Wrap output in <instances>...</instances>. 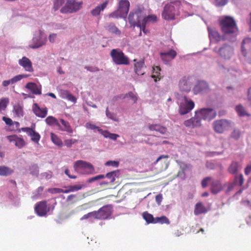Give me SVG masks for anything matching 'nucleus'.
Returning <instances> with one entry per match:
<instances>
[{
	"label": "nucleus",
	"mask_w": 251,
	"mask_h": 251,
	"mask_svg": "<svg viewBox=\"0 0 251 251\" xmlns=\"http://www.w3.org/2000/svg\"><path fill=\"white\" fill-rule=\"evenodd\" d=\"M220 26L224 33L223 40L234 42L236 40L235 33L237 31L235 20L230 17H226L220 21Z\"/></svg>",
	"instance_id": "nucleus-1"
},
{
	"label": "nucleus",
	"mask_w": 251,
	"mask_h": 251,
	"mask_svg": "<svg viewBox=\"0 0 251 251\" xmlns=\"http://www.w3.org/2000/svg\"><path fill=\"white\" fill-rule=\"evenodd\" d=\"M204 119V108H201L195 112V115L190 119L184 122V125L187 127L194 128L201 126L202 121Z\"/></svg>",
	"instance_id": "nucleus-2"
},
{
	"label": "nucleus",
	"mask_w": 251,
	"mask_h": 251,
	"mask_svg": "<svg viewBox=\"0 0 251 251\" xmlns=\"http://www.w3.org/2000/svg\"><path fill=\"white\" fill-rule=\"evenodd\" d=\"M110 56L113 62L116 65H127L129 64L128 57L119 49H112L110 51Z\"/></svg>",
	"instance_id": "nucleus-3"
},
{
	"label": "nucleus",
	"mask_w": 251,
	"mask_h": 251,
	"mask_svg": "<svg viewBox=\"0 0 251 251\" xmlns=\"http://www.w3.org/2000/svg\"><path fill=\"white\" fill-rule=\"evenodd\" d=\"M75 171L80 174H91L94 172L93 165L85 161L77 160L74 165Z\"/></svg>",
	"instance_id": "nucleus-4"
},
{
	"label": "nucleus",
	"mask_w": 251,
	"mask_h": 251,
	"mask_svg": "<svg viewBox=\"0 0 251 251\" xmlns=\"http://www.w3.org/2000/svg\"><path fill=\"white\" fill-rule=\"evenodd\" d=\"M129 2L127 0H121L117 10L111 13L109 16L112 18L125 17L129 11Z\"/></svg>",
	"instance_id": "nucleus-5"
},
{
	"label": "nucleus",
	"mask_w": 251,
	"mask_h": 251,
	"mask_svg": "<svg viewBox=\"0 0 251 251\" xmlns=\"http://www.w3.org/2000/svg\"><path fill=\"white\" fill-rule=\"evenodd\" d=\"M113 207L110 204L105 205L98 211H94L95 219L106 220L110 217L113 213Z\"/></svg>",
	"instance_id": "nucleus-6"
},
{
	"label": "nucleus",
	"mask_w": 251,
	"mask_h": 251,
	"mask_svg": "<svg viewBox=\"0 0 251 251\" xmlns=\"http://www.w3.org/2000/svg\"><path fill=\"white\" fill-rule=\"evenodd\" d=\"M82 2H77L75 0H68L61 9L62 13H73L79 10L82 7Z\"/></svg>",
	"instance_id": "nucleus-7"
},
{
	"label": "nucleus",
	"mask_w": 251,
	"mask_h": 251,
	"mask_svg": "<svg viewBox=\"0 0 251 251\" xmlns=\"http://www.w3.org/2000/svg\"><path fill=\"white\" fill-rule=\"evenodd\" d=\"M233 126V123L230 120L221 119L217 120L213 123V128L215 131L218 133H222L228 130Z\"/></svg>",
	"instance_id": "nucleus-8"
},
{
	"label": "nucleus",
	"mask_w": 251,
	"mask_h": 251,
	"mask_svg": "<svg viewBox=\"0 0 251 251\" xmlns=\"http://www.w3.org/2000/svg\"><path fill=\"white\" fill-rule=\"evenodd\" d=\"M194 102L187 96H184L183 101L179 105L178 112L181 115L186 114L190 112L194 108Z\"/></svg>",
	"instance_id": "nucleus-9"
},
{
	"label": "nucleus",
	"mask_w": 251,
	"mask_h": 251,
	"mask_svg": "<svg viewBox=\"0 0 251 251\" xmlns=\"http://www.w3.org/2000/svg\"><path fill=\"white\" fill-rule=\"evenodd\" d=\"M208 185L210 186L211 192L213 194H217L222 190L220 182L211 177H205V187Z\"/></svg>",
	"instance_id": "nucleus-10"
},
{
	"label": "nucleus",
	"mask_w": 251,
	"mask_h": 251,
	"mask_svg": "<svg viewBox=\"0 0 251 251\" xmlns=\"http://www.w3.org/2000/svg\"><path fill=\"white\" fill-rule=\"evenodd\" d=\"M251 44V38H246L242 41L241 47L242 55L250 64H251V49H250Z\"/></svg>",
	"instance_id": "nucleus-11"
},
{
	"label": "nucleus",
	"mask_w": 251,
	"mask_h": 251,
	"mask_svg": "<svg viewBox=\"0 0 251 251\" xmlns=\"http://www.w3.org/2000/svg\"><path fill=\"white\" fill-rule=\"evenodd\" d=\"M193 83V78L190 76H184L179 81L178 87L181 92H189Z\"/></svg>",
	"instance_id": "nucleus-12"
},
{
	"label": "nucleus",
	"mask_w": 251,
	"mask_h": 251,
	"mask_svg": "<svg viewBox=\"0 0 251 251\" xmlns=\"http://www.w3.org/2000/svg\"><path fill=\"white\" fill-rule=\"evenodd\" d=\"M35 125L31 126V127H22L18 129V132L24 131L30 137L31 140L35 143H38L41 136L40 134L35 130Z\"/></svg>",
	"instance_id": "nucleus-13"
},
{
	"label": "nucleus",
	"mask_w": 251,
	"mask_h": 251,
	"mask_svg": "<svg viewBox=\"0 0 251 251\" xmlns=\"http://www.w3.org/2000/svg\"><path fill=\"white\" fill-rule=\"evenodd\" d=\"M175 8L171 4H166L162 13V17L167 20H174L175 17Z\"/></svg>",
	"instance_id": "nucleus-14"
},
{
	"label": "nucleus",
	"mask_w": 251,
	"mask_h": 251,
	"mask_svg": "<svg viewBox=\"0 0 251 251\" xmlns=\"http://www.w3.org/2000/svg\"><path fill=\"white\" fill-rule=\"evenodd\" d=\"M218 53L225 59H229L233 54V48L228 44H224L219 48Z\"/></svg>",
	"instance_id": "nucleus-15"
},
{
	"label": "nucleus",
	"mask_w": 251,
	"mask_h": 251,
	"mask_svg": "<svg viewBox=\"0 0 251 251\" xmlns=\"http://www.w3.org/2000/svg\"><path fill=\"white\" fill-rule=\"evenodd\" d=\"M35 212L39 216H46L50 210V207L48 206L45 201L37 202L34 208Z\"/></svg>",
	"instance_id": "nucleus-16"
},
{
	"label": "nucleus",
	"mask_w": 251,
	"mask_h": 251,
	"mask_svg": "<svg viewBox=\"0 0 251 251\" xmlns=\"http://www.w3.org/2000/svg\"><path fill=\"white\" fill-rule=\"evenodd\" d=\"M18 63L25 71L30 73L33 72L34 70L32 62L27 57L25 56L23 57L18 60Z\"/></svg>",
	"instance_id": "nucleus-17"
},
{
	"label": "nucleus",
	"mask_w": 251,
	"mask_h": 251,
	"mask_svg": "<svg viewBox=\"0 0 251 251\" xmlns=\"http://www.w3.org/2000/svg\"><path fill=\"white\" fill-rule=\"evenodd\" d=\"M140 17L141 18L138 20L139 21L137 25V26L140 28L146 27L148 22L155 21L156 20V16L155 15H149L147 17H145L142 11H141Z\"/></svg>",
	"instance_id": "nucleus-18"
},
{
	"label": "nucleus",
	"mask_w": 251,
	"mask_h": 251,
	"mask_svg": "<svg viewBox=\"0 0 251 251\" xmlns=\"http://www.w3.org/2000/svg\"><path fill=\"white\" fill-rule=\"evenodd\" d=\"M141 10L138 9L134 13H130L128 17V20L130 24L133 26H137L139 19L141 18Z\"/></svg>",
	"instance_id": "nucleus-19"
},
{
	"label": "nucleus",
	"mask_w": 251,
	"mask_h": 251,
	"mask_svg": "<svg viewBox=\"0 0 251 251\" xmlns=\"http://www.w3.org/2000/svg\"><path fill=\"white\" fill-rule=\"evenodd\" d=\"M148 127L151 131H154L162 135H165L168 132L167 127L159 124H149Z\"/></svg>",
	"instance_id": "nucleus-20"
},
{
	"label": "nucleus",
	"mask_w": 251,
	"mask_h": 251,
	"mask_svg": "<svg viewBox=\"0 0 251 251\" xmlns=\"http://www.w3.org/2000/svg\"><path fill=\"white\" fill-rule=\"evenodd\" d=\"M6 138L10 142H13L15 145L19 149L23 148L25 145L24 140L16 135L7 136Z\"/></svg>",
	"instance_id": "nucleus-21"
},
{
	"label": "nucleus",
	"mask_w": 251,
	"mask_h": 251,
	"mask_svg": "<svg viewBox=\"0 0 251 251\" xmlns=\"http://www.w3.org/2000/svg\"><path fill=\"white\" fill-rule=\"evenodd\" d=\"M32 41L33 44L29 45V48L31 49H37L45 45L47 41V39L46 38H42L41 37V35L40 34L37 37L33 38Z\"/></svg>",
	"instance_id": "nucleus-22"
},
{
	"label": "nucleus",
	"mask_w": 251,
	"mask_h": 251,
	"mask_svg": "<svg viewBox=\"0 0 251 251\" xmlns=\"http://www.w3.org/2000/svg\"><path fill=\"white\" fill-rule=\"evenodd\" d=\"M32 110L36 116L42 118H45L47 115V108L46 107L41 108L37 103L33 104Z\"/></svg>",
	"instance_id": "nucleus-23"
},
{
	"label": "nucleus",
	"mask_w": 251,
	"mask_h": 251,
	"mask_svg": "<svg viewBox=\"0 0 251 251\" xmlns=\"http://www.w3.org/2000/svg\"><path fill=\"white\" fill-rule=\"evenodd\" d=\"M160 55L161 59L165 63H167L175 58L176 55V52L174 50H171L167 52H161Z\"/></svg>",
	"instance_id": "nucleus-24"
},
{
	"label": "nucleus",
	"mask_w": 251,
	"mask_h": 251,
	"mask_svg": "<svg viewBox=\"0 0 251 251\" xmlns=\"http://www.w3.org/2000/svg\"><path fill=\"white\" fill-rule=\"evenodd\" d=\"M109 3V1L108 0H105L102 3L98 5L95 8L93 9L91 11V14L93 16H99L101 13V12L103 11L105 8L107 7L108 4Z\"/></svg>",
	"instance_id": "nucleus-25"
},
{
	"label": "nucleus",
	"mask_w": 251,
	"mask_h": 251,
	"mask_svg": "<svg viewBox=\"0 0 251 251\" xmlns=\"http://www.w3.org/2000/svg\"><path fill=\"white\" fill-rule=\"evenodd\" d=\"M209 38L211 41L218 42L223 39L218 32L215 29L208 27Z\"/></svg>",
	"instance_id": "nucleus-26"
},
{
	"label": "nucleus",
	"mask_w": 251,
	"mask_h": 251,
	"mask_svg": "<svg viewBox=\"0 0 251 251\" xmlns=\"http://www.w3.org/2000/svg\"><path fill=\"white\" fill-rule=\"evenodd\" d=\"M25 88L30 90L33 94H41V86H38L36 83L28 82L25 85Z\"/></svg>",
	"instance_id": "nucleus-27"
},
{
	"label": "nucleus",
	"mask_w": 251,
	"mask_h": 251,
	"mask_svg": "<svg viewBox=\"0 0 251 251\" xmlns=\"http://www.w3.org/2000/svg\"><path fill=\"white\" fill-rule=\"evenodd\" d=\"M144 67V62L142 61L137 62L134 64V71L135 73L139 75H143L145 71L143 70Z\"/></svg>",
	"instance_id": "nucleus-28"
},
{
	"label": "nucleus",
	"mask_w": 251,
	"mask_h": 251,
	"mask_svg": "<svg viewBox=\"0 0 251 251\" xmlns=\"http://www.w3.org/2000/svg\"><path fill=\"white\" fill-rule=\"evenodd\" d=\"M216 116V112L213 108H205V120L211 121Z\"/></svg>",
	"instance_id": "nucleus-29"
},
{
	"label": "nucleus",
	"mask_w": 251,
	"mask_h": 251,
	"mask_svg": "<svg viewBox=\"0 0 251 251\" xmlns=\"http://www.w3.org/2000/svg\"><path fill=\"white\" fill-rule=\"evenodd\" d=\"M126 97H129L131 100L133 101L134 103L136 102L137 100V96L134 94V93L132 92H129L127 94H126L125 95H121L120 96H117L114 98V99L115 100H118V99H125Z\"/></svg>",
	"instance_id": "nucleus-30"
},
{
	"label": "nucleus",
	"mask_w": 251,
	"mask_h": 251,
	"mask_svg": "<svg viewBox=\"0 0 251 251\" xmlns=\"http://www.w3.org/2000/svg\"><path fill=\"white\" fill-rule=\"evenodd\" d=\"M60 121L63 126V128H61V126L59 127V128L62 131H66L69 133H73V130L71 126H70V124L68 122L62 119H60Z\"/></svg>",
	"instance_id": "nucleus-31"
},
{
	"label": "nucleus",
	"mask_w": 251,
	"mask_h": 251,
	"mask_svg": "<svg viewBox=\"0 0 251 251\" xmlns=\"http://www.w3.org/2000/svg\"><path fill=\"white\" fill-rule=\"evenodd\" d=\"M13 112L16 116L20 117L24 115L23 107L19 104L13 106Z\"/></svg>",
	"instance_id": "nucleus-32"
},
{
	"label": "nucleus",
	"mask_w": 251,
	"mask_h": 251,
	"mask_svg": "<svg viewBox=\"0 0 251 251\" xmlns=\"http://www.w3.org/2000/svg\"><path fill=\"white\" fill-rule=\"evenodd\" d=\"M161 69L158 66H156L153 68V72L151 75V77L154 79L155 82L157 81V79L160 80L161 78V75L160 74Z\"/></svg>",
	"instance_id": "nucleus-33"
},
{
	"label": "nucleus",
	"mask_w": 251,
	"mask_h": 251,
	"mask_svg": "<svg viewBox=\"0 0 251 251\" xmlns=\"http://www.w3.org/2000/svg\"><path fill=\"white\" fill-rule=\"evenodd\" d=\"M100 133L106 138H109L113 140H116L119 135L115 133H111L106 130H100Z\"/></svg>",
	"instance_id": "nucleus-34"
},
{
	"label": "nucleus",
	"mask_w": 251,
	"mask_h": 251,
	"mask_svg": "<svg viewBox=\"0 0 251 251\" xmlns=\"http://www.w3.org/2000/svg\"><path fill=\"white\" fill-rule=\"evenodd\" d=\"M106 29L113 34L118 35L121 34V31L113 23L109 24L106 27Z\"/></svg>",
	"instance_id": "nucleus-35"
},
{
	"label": "nucleus",
	"mask_w": 251,
	"mask_h": 251,
	"mask_svg": "<svg viewBox=\"0 0 251 251\" xmlns=\"http://www.w3.org/2000/svg\"><path fill=\"white\" fill-rule=\"evenodd\" d=\"M45 121L46 123L50 126L55 125L59 127H60V125L59 124L58 120L53 116H50L48 117L46 119Z\"/></svg>",
	"instance_id": "nucleus-36"
},
{
	"label": "nucleus",
	"mask_w": 251,
	"mask_h": 251,
	"mask_svg": "<svg viewBox=\"0 0 251 251\" xmlns=\"http://www.w3.org/2000/svg\"><path fill=\"white\" fill-rule=\"evenodd\" d=\"M13 172V170L8 167L0 166V176H7L10 175Z\"/></svg>",
	"instance_id": "nucleus-37"
},
{
	"label": "nucleus",
	"mask_w": 251,
	"mask_h": 251,
	"mask_svg": "<svg viewBox=\"0 0 251 251\" xmlns=\"http://www.w3.org/2000/svg\"><path fill=\"white\" fill-rule=\"evenodd\" d=\"M235 109L238 115L240 117H244L245 116H249L250 115L246 112L245 108L241 104L237 105Z\"/></svg>",
	"instance_id": "nucleus-38"
},
{
	"label": "nucleus",
	"mask_w": 251,
	"mask_h": 251,
	"mask_svg": "<svg viewBox=\"0 0 251 251\" xmlns=\"http://www.w3.org/2000/svg\"><path fill=\"white\" fill-rule=\"evenodd\" d=\"M204 87V82L203 81H199L195 85L193 88V92L195 94H197L201 92Z\"/></svg>",
	"instance_id": "nucleus-39"
},
{
	"label": "nucleus",
	"mask_w": 251,
	"mask_h": 251,
	"mask_svg": "<svg viewBox=\"0 0 251 251\" xmlns=\"http://www.w3.org/2000/svg\"><path fill=\"white\" fill-rule=\"evenodd\" d=\"M239 165L238 162L233 161L228 167V172L231 174H235L238 171Z\"/></svg>",
	"instance_id": "nucleus-40"
},
{
	"label": "nucleus",
	"mask_w": 251,
	"mask_h": 251,
	"mask_svg": "<svg viewBox=\"0 0 251 251\" xmlns=\"http://www.w3.org/2000/svg\"><path fill=\"white\" fill-rule=\"evenodd\" d=\"M119 174V171H112L106 174L105 177L110 179V184H112L115 180V177Z\"/></svg>",
	"instance_id": "nucleus-41"
},
{
	"label": "nucleus",
	"mask_w": 251,
	"mask_h": 251,
	"mask_svg": "<svg viewBox=\"0 0 251 251\" xmlns=\"http://www.w3.org/2000/svg\"><path fill=\"white\" fill-rule=\"evenodd\" d=\"M143 217L148 224L154 223L155 218H153L152 215L149 213L148 212H143Z\"/></svg>",
	"instance_id": "nucleus-42"
},
{
	"label": "nucleus",
	"mask_w": 251,
	"mask_h": 251,
	"mask_svg": "<svg viewBox=\"0 0 251 251\" xmlns=\"http://www.w3.org/2000/svg\"><path fill=\"white\" fill-rule=\"evenodd\" d=\"M241 131L238 129H234L230 135V137L235 141H237L240 137Z\"/></svg>",
	"instance_id": "nucleus-43"
},
{
	"label": "nucleus",
	"mask_w": 251,
	"mask_h": 251,
	"mask_svg": "<svg viewBox=\"0 0 251 251\" xmlns=\"http://www.w3.org/2000/svg\"><path fill=\"white\" fill-rule=\"evenodd\" d=\"M50 136L51 141L54 144L60 147L62 146V142L61 140L56 135L53 133H51Z\"/></svg>",
	"instance_id": "nucleus-44"
},
{
	"label": "nucleus",
	"mask_w": 251,
	"mask_h": 251,
	"mask_svg": "<svg viewBox=\"0 0 251 251\" xmlns=\"http://www.w3.org/2000/svg\"><path fill=\"white\" fill-rule=\"evenodd\" d=\"M161 223L163 224H169L170 222L169 219L165 216H162L160 217H156L155 218L154 223Z\"/></svg>",
	"instance_id": "nucleus-45"
},
{
	"label": "nucleus",
	"mask_w": 251,
	"mask_h": 251,
	"mask_svg": "<svg viewBox=\"0 0 251 251\" xmlns=\"http://www.w3.org/2000/svg\"><path fill=\"white\" fill-rule=\"evenodd\" d=\"M67 0H54L53 8L54 11L57 10L61 6H62L65 2L66 3Z\"/></svg>",
	"instance_id": "nucleus-46"
},
{
	"label": "nucleus",
	"mask_w": 251,
	"mask_h": 251,
	"mask_svg": "<svg viewBox=\"0 0 251 251\" xmlns=\"http://www.w3.org/2000/svg\"><path fill=\"white\" fill-rule=\"evenodd\" d=\"M204 212V207L201 203H198L195 206L194 213L195 215L201 214Z\"/></svg>",
	"instance_id": "nucleus-47"
},
{
	"label": "nucleus",
	"mask_w": 251,
	"mask_h": 251,
	"mask_svg": "<svg viewBox=\"0 0 251 251\" xmlns=\"http://www.w3.org/2000/svg\"><path fill=\"white\" fill-rule=\"evenodd\" d=\"M30 174L33 176H37L39 174V168L37 164L32 165L29 167Z\"/></svg>",
	"instance_id": "nucleus-48"
},
{
	"label": "nucleus",
	"mask_w": 251,
	"mask_h": 251,
	"mask_svg": "<svg viewBox=\"0 0 251 251\" xmlns=\"http://www.w3.org/2000/svg\"><path fill=\"white\" fill-rule=\"evenodd\" d=\"M9 103V99L7 98H2L0 100V111L4 110Z\"/></svg>",
	"instance_id": "nucleus-49"
},
{
	"label": "nucleus",
	"mask_w": 251,
	"mask_h": 251,
	"mask_svg": "<svg viewBox=\"0 0 251 251\" xmlns=\"http://www.w3.org/2000/svg\"><path fill=\"white\" fill-rule=\"evenodd\" d=\"M64 98H66L69 100L75 103L76 101V99L68 91H64Z\"/></svg>",
	"instance_id": "nucleus-50"
},
{
	"label": "nucleus",
	"mask_w": 251,
	"mask_h": 251,
	"mask_svg": "<svg viewBox=\"0 0 251 251\" xmlns=\"http://www.w3.org/2000/svg\"><path fill=\"white\" fill-rule=\"evenodd\" d=\"M106 115L108 118L112 120L113 121H118V119L117 118L116 115L114 113L110 112L108 107H107L106 109Z\"/></svg>",
	"instance_id": "nucleus-51"
},
{
	"label": "nucleus",
	"mask_w": 251,
	"mask_h": 251,
	"mask_svg": "<svg viewBox=\"0 0 251 251\" xmlns=\"http://www.w3.org/2000/svg\"><path fill=\"white\" fill-rule=\"evenodd\" d=\"M84 186H85L83 184H77L74 185H70L69 186V188L71 191V192H72L81 190L82 188L84 187Z\"/></svg>",
	"instance_id": "nucleus-52"
},
{
	"label": "nucleus",
	"mask_w": 251,
	"mask_h": 251,
	"mask_svg": "<svg viewBox=\"0 0 251 251\" xmlns=\"http://www.w3.org/2000/svg\"><path fill=\"white\" fill-rule=\"evenodd\" d=\"M77 141H78L76 139H71L65 140L64 142L66 146L68 148H71L72 145L77 142Z\"/></svg>",
	"instance_id": "nucleus-53"
},
{
	"label": "nucleus",
	"mask_w": 251,
	"mask_h": 251,
	"mask_svg": "<svg viewBox=\"0 0 251 251\" xmlns=\"http://www.w3.org/2000/svg\"><path fill=\"white\" fill-rule=\"evenodd\" d=\"M228 0H215L214 4L217 7H222L226 5Z\"/></svg>",
	"instance_id": "nucleus-54"
},
{
	"label": "nucleus",
	"mask_w": 251,
	"mask_h": 251,
	"mask_svg": "<svg viewBox=\"0 0 251 251\" xmlns=\"http://www.w3.org/2000/svg\"><path fill=\"white\" fill-rule=\"evenodd\" d=\"M234 182L235 183H238L239 186H242L244 183V178L243 175L240 174L238 177L236 176L235 178Z\"/></svg>",
	"instance_id": "nucleus-55"
},
{
	"label": "nucleus",
	"mask_w": 251,
	"mask_h": 251,
	"mask_svg": "<svg viewBox=\"0 0 251 251\" xmlns=\"http://www.w3.org/2000/svg\"><path fill=\"white\" fill-rule=\"evenodd\" d=\"M104 177V175H98V176H97L95 177H92L90 179H89L88 180H87V182L88 183H91L94 181H96V180H99V179H102Z\"/></svg>",
	"instance_id": "nucleus-56"
},
{
	"label": "nucleus",
	"mask_w": 251,
	"mask_h": 251,
	"mask_svg": "<svg viewBox=\"0 0 251 251\" xmlns=\"http://www.w3.org/2000/svg\"><path fill=\"white\" fill-rule=\"evenodd\" d=\"M86 127L87 128H90V129H93V130L95 129H97L99 132H100V130H102L99 126H96L95 125H93L92 124L89 123H86Z\"/></svg>",
	"instance_id": "nucleus-57"
},
{
	"label": "nucleus",
	"mask_w": 251,
	"mask_h": 251,
	"mask_svg": "<svg viewBox=\"0 0 251 251\" xmlns=\"http://www.w3.org/2000/svg\"><path fill=\"white\" fill-rule=\"evenodd\" d=\"M49 192L51 194L62 193V189L59 188H50L48 190Z\"/></svg>",
	"instance_id": "nucleus-58"
},
{
	"label": "nucleus",
	"mask_w": 251,
	"mask_h": 251,
	"mask_svg": "<svg viewBox=\"0 0 251 251\" xmlns=\"http://www.w3.org/2000/svg\"><path fill=\"white\" fill-rule=\"evenodd\" d=\"M94 211L88 213L84 215L81 218V220H86L90 217H93L95 218Z\"/></svg>",
	"instance_id": "nucleus-59"
},
{
	"label": "nucleus",
	"mask_w": 251,
	"mask_h": 251,
	"mask_svg": "<svg viewBox=\"0 0 251 251\" xmlns=\"http://www.w3.org/2000/svg\"><path fill=\"white\" fill-rule=\"evenodd\" d=\"M105 164L106 166H112L117 167L119 166V163L116 161H107Z\"/></svg>",
	"instance_id": "nucleus-60"
},
{
	"label": "nucleus",
	"mask_w": 251,
	"mask_h": 251,
	"mask_svg": "<svg viewBox=\"0 0 251 251\" xmlns=\"http://www.w3.org/2000/svg\"><path fill=\"white\" fill-rule=\"evenodd\" d=\"M251 173V161L247 165L245 169V174L246 176L249 175Z\"/></svg>",
	"instance_id": "nucleus-61"
},
{
	"label": "nucleus",
	"mask_w": 251,
	"mask_h": 251,
	"mask_svg": "<svg viewBox=\"0 0 251 251\" xmlns=\"http://www.w3.org/2000/svg\"><path fill=\"white\" fill-rule=\"evenodd\" d=\"M2 120L4 121L5 124L8 126H12L13 124V122L12 120L9 118L3 116L2 117Z\"/></svg>",
	"instance_id": "nucleus-62"
},
{
	"label": "nucleus",
	"mask_w": 251,
	"mask_h": 251,
	"mask_svg": "<svg viewBox=\"0 0 251 251\" xmlns=\"http://www.w3.org/2000/svg\"><path fill=\"white\" fill-rule=\"evenodd\" d=\"M20 76L19 75H16L13 77L12 78L10 79L11 84H13L16 83L18 81L20 80Z\"/></svg>",
	"instance_id": "nucleus-63"
},
{
	"label": "nucleus",
	"mask_w": 251,
	"mask_h": 251,
	"mask_svg": "<svg viewBox=\"0 0 251 251\" xmlns=\"http://www.w3.org/2000/svg\"><path fill=\"white\" fill-rule=\"evenodd\" d=\"M180 166L183 173H184L185 172L187 171V170L188 168V166L186 164L184 163H181L180 165Z\"/></svg>",
	"instance_id": "nucleus-64"
}]
</instances>
